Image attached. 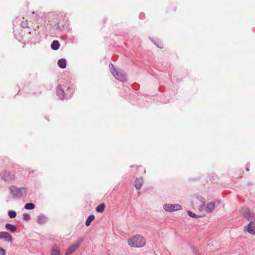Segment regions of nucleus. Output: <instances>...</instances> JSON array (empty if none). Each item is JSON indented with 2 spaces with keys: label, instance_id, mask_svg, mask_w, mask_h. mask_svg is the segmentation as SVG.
I'll return each instance as SVG.
<instances>
[{
  "label": "nucleus",
  "instance_id": "nucleus-8",
  "mask_svg": "<svg viewBox=\"0 0 255 255\" xmlns=\"http://www.w3.org/2000/svg\"><path fill=\"white\" fill-rule=\"evenodd\" d=\"M48 221V218L44 214H40L37 217V223L39 225L45 224Z\"/></svg>",
  "mask_w": 255,
  "mask_h": 255
},
{
  "label": "nucleus",
  "instance_id": "nucleus-12",
  "mask_svg": "<svg viewBox=\"0 0 255 255\" xmlns=\"http://www.w3.org/2000/svg\"><path fill=\"white\" fill-rule=\"evenodd\" d=\"M143 183V179L142 178H137L135 181L134 186L137 190L140 189Z\"/></svg>",
  "mask_w": 255,
  "mask_h": 255
},
{
  "label": "nucleus",
  "instance_id": "nucleus-27",
  "mask_svg": "<svg viewBox=\"0 0 255 255\" xmlns=\"http://www.w3.org/2000/svg\"><path fill=\"white\" fill-rule=\"evenodd\" d=\"M190 248L191 249H192L193 252H194L195 250H196V248H195V247L192 245H190Z\"/></svg>",
  "mask_w": 255,
  "mask_h": 255
},
{
  "label": "nucleus",
  "instance_id": "nucleus-30",
  "mask_svg": "<svg viewBox=\"0 0 255 255\" xmlns=\"http://www.w3.org/2000/svg\"><path fill=\"white\" fill-rule=\"evenodd\" d=\"M11 178V177H9V178ZM3 178H4V179L5 180H7L9 179V178H8V177H7V176H6V177H3Z\"/></svg>",
  "mask_w": 255,
  "mask_h": 255
},
{
  "label": "nucleus",
  "instance_id": "nucleus-6",
  "mask_svg": "<svg viewBox=\"0 0 255 255\" xmlns=\"http://www.w3.org/2000/svg\"><path fill=\"white\" fill-rule=\"evenodd\" d=\"M163 209L166 212H174L182 210V206L178 204H165L163 206Z\"/></svg>",
  "mask_w": 255,
  "mask_h": 255
},
{
  "label": "nucleus",
  "instance_id": "nucleus-11",
  "mask_svg": "<svg viewBox=\"0 0 255 255\" xmlns=\"http://www.w3.org/2000/svg\"><path fill=\"white\" fill-rule=\"evenodd\" d=\"M50 251L51 255H61L59 248L56 245H54L51 247Z\"/></svg>",
  "mask_w": 255,
  "mask_h": 255
},
{
  "label": "nucleus",
  "instance_id": "nucleus-25",
  "mask_svg": "<svg viewBox=\"0 0 255 255\" xmlns=\"http://www.w3.org/2000/svg\"><path fill=\"white\" fill-rule=\"evenodd\" d=\"M154 43L157 46V47L159 48L160 49H162L163 48L162 44L159 42H158V43H157L154 41Z\"/></svg>",
  "mask_w": 255,
  "mask_h": 255
},
{
  "label": "nucleus",
  "instance_id": "nucleus-10",
  "mask_svg": "<svg viewBox=\"0 0 255 255\" xmlns=\"http://www.w3.org/2000/svg\"><path fill=\"white\" fill-rule=\"evenodd\" d=\"M246 231L252 235L255 234V224L253 221L250 222L249 224L245 227Z\"/></svg>",
  "mask_w": 255,
  "mask_h": 255
},
{
  "label": "nucleus",
  "instance_id": "nucleus-2",
  "mask_svg": "<svg viewBox=\"0 0 255 255\" xmlns=\"http://www.w3.org/2000/svg\"><path fill=\"white\" fill-rule=\"evenodd\" d=\"M128 245L133 248H141L145 246V239L140 235H136L128 241Z\"/></svg>",
  "mask_w": 255,
  "mask_h": 255
},
{
  "label": "nucleus",
  "instance_id": "nucleus-29",
  "mask_svg": "<svg viewBox=\"0 0 255 255\" xmlns=\"http://www.w3.org/2000/svg\"><path fill=\"white\" fill-rule=\"evenodd\" d=\"M193 253H194L195 254H196L197 255H199V254H200L199 251L198 250H197V249H196V250Z\"/></svg>",
  "mask_w": 255,
  "mask_h": 255
},
{
  "label": "nucleus",
  "instance_id": "nucleus-26",
  "mask_svg": "<svg viewBox=\"0 0 255 255\" xmlns=\"http://www.w3.org/2000/svg\"><path fill=\"white\" fill-rule=\"evenodd\" d=\"M6 252L2 248L0 247V255H5Z\"/></svg>",
  "mask_w": 255,
  "mask_h": 255
},
{
  "label": "nucleus",
  "instance_id": "nucleus-19",
  "mask_svg": "<svg viewBox=\"0 0 255 255\" xmlns=\"http://www.w3.org/2000/svg\"><path fill=\"white\" fill-rule=\"evenodd\" d=\"M35 205L32 203H28L25 204L24 209L26 210H33L35 208Z\"/></svg>",
  "mask_w": 255,
  "mask_h": 255
},
{
  "label": "nucleus",
  "instance_id": "nucleus-32",
  "mask_svg": "<svg viewBox=\"0 0 255 255\" xmlns=\"http://www.w3.org/2000/svg\"><path fill=\"white\" fill-rule=\"evenodd\" d=\"M22 27H26V25H25V24H22Z\"/></svg>",
  "mask_w": 255,
  "mask_h": 255
},
{
  "label": "nucleus",
  "instance_id": "nucleus-23",
  "mask_svg": "<svg viewBox=\"0 0 255 255\" xmlns=\"http://www.w3.org/2000/svg\"><path fill=\"white\" fill-rule=\"evenodd\" d=\"M23 219L26 221H29L30 219V216L27 213H24L23 214Z\"/></svg>",
  "mask_w": 255,
  "mask_h": 255
},
{
  "label": "nucleus",
  "instance_id": "nucleus-15",
  "mask_svg": "<svg viewBox=\"0 0 255 255\" xmlns=\"http://www.w3.org/2000/svg\"><path fill=\"white\" fill-rule=\"evenodd\" d=\"M60 47V43L57 40H53L51 44V48L54 51L57 50Z\"/></svg>",
  "mask_w": 255,
  "mask_h": 255
},
{
  "label": "nucleus",
  "instance_id": "nucleus-18",
  "mask_svg": "<svg viewBox=\"0 0 255 255\" xmlns=\"http://www.w3.org/2000/svg\"><path fill=\"white\" fill-rule=\"evenodd\" d=\"M105 205L104 204H100L96 208V211L97 213H103L104 211Z\"/></svg>",
  "mask_w": 255,
  "mask_h": 255
},
{
  "label": "nucleus",
  "instance_id": "nucleus-31",
  "mask_svg": "<svg viewBox=\"0 0 255 255\" xmlns=\"http://www.w3.org/2000/svg\"><path fill=\"white\" fill-rule=\"evenodd\" d=\"M142 17H143V14H139V17L141 18Z\"/></svg>",
  "mask_w": 255,
  "mask_h": 255
},
{
  "label": "nucleus",
  "instance_id": "nucleus-3",
  "mask_svg": "<svg viewBox=\"0 0 255 255\" xmlns=\"http://www.w3.org/2000/svg\"><path fill=\"white\" fill-rule=\"evenodd\" d=\"M109 68L115 78L122 82L127 81L126 73L122 70L116 69L112 63L109 64Z\"/></svg>",
  "mask_w": 255,
  "mask_h": 255
},
{
  "label": "nucleus",
  "instance_id": "nucleus-21",
  "mask_svg": "<svg viewBox=\"0 0 255 255\" xmlns=\"http://www.w3.org/2000/svg\"><path fill=\"white\" fill-rule=\"evenodd\" d=\"M187 215L193 218H197L200 217V216L196 215V214L190 211H187Z\"/></svg>",
  "mask_w": 255,
  "mask_h": 255
},
{
  "label": "nucleus",
  "instance_id": "nucleus-4",
  "mask_svg": "<svg viewBox=\"0 0 255 255\" xmlns=\"http://www.w3.org/2000/svg\"><path fill=\"white\" fill-rule=\"evenodd\" d=\"M241 212L244 217L250 222H255V213L251 212L249 208H242L241 210Z\"/></svg>",
  "mask_w": 255,
  "mask_h": 255
},
{
  "label": "nucleus",
  "instance_id": "nucleus-13",
  "mask_svg": "<svg viewBox=\"0 0 255 255\" xmlns=\"http://www.w3.org/2000/svg\"><path fill=\"white\" fill-rule=\"evenodd\" d=\"M5 228L11 233H14L16 231V227L15 225L11 224L10 223H7L5 225Z\"/></svg>",
  "mask_w": 255,
  "mask_h": 255
},
{
  "label": "nucleus",
  "instance_id": "nucleus-9",
  "mask_svg": "<svg viewBox=\"0 0 255 255\" xmlns=\"http://www.w3.org/2000/svg\"><path fill=\"white\" fill-rule=\"evenodd\" d=\"M56 94L57 96L60 100H62L65 98L66 94L65 93L64 89L62 88V86L61 85H58L57 87Z\"/></svg>",
  "mask_w": 255,
  "mask_h": 255
},
{
  "label": "nucleus",
  "instance_id": "nucleus-17",
  "mask_svg": "<svg viewBox=\"0 0 255 255\" xmlns=\"http://www.w3.org/2000/svg\"><path fill=\"white\" fill-rule=\"evenodd\" d=\"M95 219V216L93 214L90 215L88 217L86 220L85 225L86 226H89L91 222Z\"/></svg>",
  "mask_w": 255,
  "mask_h": 255
},
{
  "label": "nucleus",
  "instance_id": "nucleus-20",
  "mask_svg": "<svg viewBox=\"0 0 255 255\" xmlns=\"http://www.w3.org/2000/svg\"><path fill=\"white\" fill-rule=\"evenodd\" d=\"M8 217L10 218H14L16 216V212L14 210H9L7 212Z\"/></svg>",
  "mask_w": 255,
  "mask_h": 255
},
{
  "label": "nucleus",
  "instance_id": "nucleus-22",
  "mask_svg": "<svg viewBox=\"0 0 255 255\" xmlns=\"http://www.w3.org/2000/svg\"><path fill=\"white\" fill-rule=\"evenodd\" d=\"M54 27L56 30H61L63 29V26H61L60 23L58 22L55 24Z\"/></svg>",
  "mask_w": 255,
  "mask_h": 255
},
{
  "label": "nucleus",
  "instance_id": "nucleus-33",
  "mask_svg": "<svg viewBox=\"0 0 255 255\" xmlns=\"http://www.w3.org/2000/svg\"><path fill=\"white\" fill-rule=\"evenodd\" d=\"M246 170H247V171H249V168H248V167H247V168H246Z\"/></svg>",
  "mask_w": 255,
  "mask_h": 255
},
{
  "label": "nucleus",
  "instance_id": "nucleus-24",
  "mask_svg": "<svg viewBox=\"0 0 255 255\" xmlns=\"http://www.w3.org/2000/svg\"><path fill=\"white\" fill-rule=\"evenodd\" d=\"M197 198L201 203H202L203 204H204L205 201L204 198L202 196H197Z\"/></svg>",
  "mask_w": 255,
  "mask_h": 255
},
{
  "label": "nucleus",
  "instance_id": "nucleus-14",
  "mask_svg": "<svg viewBox=\"0 0 255 255\" xmlns=\"http://www.w3.org/2000/svg\"><path fill=\"white\" fill-rule=\"evenodd\" d=\"M215 209V203L213 202L209 203L206 208L205 211L207 213H211Z\"/></svg>",
  "mask_w": 255,
  "mask_h": 255
},
{
  "label": "nucleus",
  "instance_id": "nucleus-28",
  "mask_svg": "<svg viewBox=\"0 0 255 255\" xmlns=\"http://www.w3.org/2000/svg\"><path fill=\"white\" fill-rule=\"evenodd\" d=\"M72 89L71 88H70V87H68V89H67V92H70L71 93V94H72Z\"/></svg>",
  "mask_w": 255,
  "mask_h": 255
},
{
  "label": "nucleus",
  "instance_id": "nucleus-7",
  "mask_svg": "<svg viewBox=\"0 0 255 255\" xmlns=\"http://www.w3.org/2000/svg\"><path fill=\"white\" fill-rule=\"evenodd\" d=\"M0 239H2L7 242L13 241L12 236L7 232H0Z\"/></svg>",
  "mask_w": 255,
  "mask_h": 255
},
{
  "label": "nucleus",
  "instance_id": "nucleus-1",
  "mask_svg": "<svg viewBox=\"0 0 255 255\" xmlns=\"http://www.w3.org/2000/svg\"><path fill=\"white\" fill-rule=\"evenodd\" d=\"M9 190L13 198L22 199L26 196L27 189L24 187L18 188L15 186L12 185L9 187Z\"/></svg>",
  "mask_w": 255,
  "mask_h": 255
},
{
  "label": "nucleus",
  "instance_id": "nucleus-16",
  "mask_svg": "<svg viewBox=\"0 0 255 255\" xmlns=\"http://www.w3.org/2000/svg\"><path fill=\"white\" fill-rule=\"evenodd\" d=\"M58 66L64 69L66 67L67 62L65 59H60L57 62Z\"/></svg>",
  "mask_w": 255,
  "mask_h": 255
},
{
  "label": "nucleus",
  "instance_id": "nucleus-5",
  "mask_svg": "<svg viewBox=\"0 0 255 255\" xmlns=\"http://www.w3.org/2000/svg\"><path fill=\"white\" fill-rule=\"evenodd\" d=\"M83 241V239L82 238H79L78 240H77L74 244L69 246V248L66 250L65 255H70L74 253L76 250L79 247L80 245L82 243Z\"/></svg>",
  "mask_w": 255,
  "mask_h": 255
},
{
  "label": "nucleus",
  "instance_id": "nucleus-34",
  "mask_svg": "<svg viewBox=\"0 0 255 255\" xmlns=\"http://www.w3.org/2000/svg\"><path fill=\"white\" fill-rule=\"evenodd\" d=\"M4 174H9V173H8V172H6H6L4 173Z\"/></svg>",
  "mask_w": 255,
  "mask_h": 255
}]
</instances>
